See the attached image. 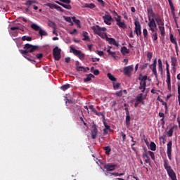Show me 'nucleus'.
I'll list each match as a JSON object with an SVG mask.
<instances>
[{
	"label": "nucleus",
	"instance_id": "a211bd4d",
	"mask_svg": "<svg viewBox=\"0 0 180 180\" xmlns=\"http://www.w3.org/2000/svg\"><path fill=\"white\" fill-rule=\"evenodd\" d=\"M131 71H133V65L127 66L124 68V74L125 75H130Z\"/></svg>",
	"mask_w": 180,
	"mask_h": 180
},
{
	"label": "nucleus",
	"instance_id": "4468645a",
	"mask_svg": "<svg viewBox=\"0 0 180 180\" xmlns=\"http://www.w3.org/2000/svg\"><path fill=\"white\" fill-rule=\"evenodd\" d=\"M103 19L105 25H112V16L110 15L106 14L105 15L103 16Z\"/></svg>",
	"mask_w": 180,
	"mask_h": 180
},
{
	"label": "nucleus",
	"instance_id": "bb28decb",
	"mask_svg": "<svg viewBox=\"0 0 180 180\" xmlns=\"http://www.w3.org/2000/svg\"><path fill=\"white\" fill-rule=\"evenodd\" d=\"M158 71L162 74V60L161 59H158Z\"/></svg>",
	"mask_w": 180,
	"mask_h": 180
},
{
	"label": "nucleus",
	"instance_id": "bf43d9fd",
	"mask_svg": "<svg viewBox=\"0 0 180 180\" xmlns=\"http://www.w3.org/2000/svg\"><path fill=\"white\" fill-rule=\"evenodd\" d=\"M159 116L160 117L165 119V115L164 114V112H159Z\"/></svg>",
	"mask_w": 180,
	"mask_h": 180
},
{
	"label": "nucleus",
	"instance_id": "6ab92c4d",
	"mask_svg": "<svg viewBox=\"0 0 180 180\" xmlns=\"http://www.w3.org/2000/svg\"><path fill=\"white\" fill-rule=\"evenodd\" d=\"M171 63H172V70H174L175 72V68L176 67V64L178 63V60H176V58L175 57H172Z\"/></svg>",
	"mask_w": 180,
	"mask_h": 180
},
{
	"label": "nucleus",
	"instance_id": "e433bc0d",
	"mask_svg": "<svg viewBox=\"0 0 180 180\" xmlns=\"http://www.w3.org/2000/svg\"><path fill=\"white\" fill-rule=\"evenodd\" d=\"M170 41H172L173 44H175L176 46L178 44L176 42V39L174 38V35H172V34L170 35Z\"/></svg>",
	"mask_w": 180,
	"mask_h": 180
},
{
	"label": "nucleus",
	"instance_id": "473e14b6",
	"mask_svg": "<svg viewBox=\"0 0 180 180\" xmlns=\"http://www.w3.org/2000/svg\"><path fill=\"white\" fill-rule=\"evenodd\" d=\"M48 25L49 27H52L53 29H57V25H56V22L53 21H49Z\"/></svg>",
	"mask_w": 180,
	"mask_h": 180
},
{
	"label": "nucleus",
	"instance_id": "0eeeda50",
	"mask_svg": "<svg viewBox=\"0 0 180 180\" xmlns=\"http://www.w3.org/2000/svg\"><path fill=\"white\" fill-rule=\"evenodd\" d=\"M53 56L56 61H60V59L61 58V49H59L58 46H56L53 49Z\"/></svg>",
	"mask_w": 180,
	"mask_h": 180
},
{
	"label": "nucleus",
	"instance_id": "20e7f679",
	"mask_svg": "<svg viewBox=\"0 0 180 180\" xmlns=\"http://www.w3.org/2000/svg\"><path fill=\"white\" fill-rule=\"evenodd\" d=\"M139 79L140 82L139 83V89H140V91L142 92V94H143V92L146 91V87L147 86V79L148 77L147 76H141V75H140V77H139Z\"/></svg>",
	"mask_w": 180,
	"mask_h": 180
},
{
	"label": "nucleus",
	"instance_id": "9d476101",
	"mask_svg": "<svg viewBox=\"0 0 180 180\" xmlns=\"http://www.w3.org/2000/svg\"><path fill=\"white\" fill-rule=\"evenodd\" d=\"M46 6H48L50 9H56L58 12H64V9L57 4L48 3L46 4Z\"/></svg>",
	"mask_w": 180,
	"mask_h": 180
},
{
	"label": "nucleus",
	"instance_id": "774afa93",
	"mask_svg": "<svg viewBox=\"0 0 180 180\" xmlns=\"http://www.w3.org/2000/svg\"><path fill=\"white\" fill-rule=\"evenodd\" d=\"M116 95H117V96H122V91H117V92L116 93Z\"/></svg>",
	"mask_w": 180,
	"mask_h": 180
},
{
	"label": "nucleus",
	"instance_id": "f257e3e1",
	"mask_svg": "<svg viewBox=\"0 0 180 180\" xmlns=\"http://www.w3.org/2000/svg\"><path fill=\"white\" fill-rule=\"evenodd\" d=\"M148 26L149 27L148 30L154 33V29H157V23L159 26V30L160 32L161 36L164 37L165 36V27H164V19L158 14L156 15L153 11V9H148Z\"/></svg>",
	"mask_w": 180,
	"mask_h": 180
},
{
	"label": "nucleus",
	"instance_id": "e2e57ef3",
	"mask_svg": "<svg viewBox=\"0 0 180 180\" xmlns=\"http://www.w3.org/2000/svg\"><path fill=\"white\" fill-rule=\"evenodd\" d=\"M145 162L146 164H150V162H151L150 158H146V160H145Z\"/></svg>",
	"mask_w": 180,
	"mask_h": 180
},
{
	"label": "nucleus",
	"instance_id": "0e129e2a",
	"mask_svg": "<svg viewBox=\"0 0 180 180\" xmlns=\"http://www.w3.org/2000/svg\"><path fill=\"white\" fill-rule=\"evenodd\" d=\"M149 158L150 157H148V155L146 153L143 154V158Z\"/></svg>",
	"mask_w": 180,
	"mask_h": 180
},
{
	"label": "nucleus",
	"instance_id": "69168bd1",
	"mask_svg": "<svg viewBox=\"0 0 180 180\" xmlns=\"http://www.w3.org/2000/svg\"><path fill=\"white\" fill-rule=\"evenodd\" d=\"M92 61H93V63H95L96 61H99V58H92Z\"/></svg>",
	"mask_w": 180,
	"mask_h": 180
},
{
	"label": "nucleus",
	"instance_id": "4c0bfd02",
	"mask_svg": "<svg viewBox=\"0 0 180 180\" xmlns=\"http://www.w3.org/2000/svg\"><path fill=\"white\" fill-rule=\"evenodd\" d=\"M11 30H21V32H25V29L23 27L20 28L19 27H11Z\"/></svg>",
	"mask_w": 180,
	"mask_h": 180
},
{
	"label": "nucleus",
	"instance_id": "2f4dec72",
	"mask_svg": "<svg viewBox=\"0 0 180 180\" xmlns=\"http://www.w3.org/2000/svg\"><path fill=\"white\" fill-rule=\"evenodd\" d=\"M150 147L152 151H155V150H157V145H155V143L154 142H150Z\"/></svg>",
	"mask_w": 180,
	"mask_h": 180
},
{
	"label": "nucleus",
	"instance_id": "4d7b16f0",
	"mask_svg": "<svg viewBox=\"0 0 180 180\" xmlns=\"http://www.w3.org/2000/svg\"><path fill=\"white\" fill-rule=\"evenodd\" d=\"M74 22L79 26V27H81V21H79V20H76Z\"/></svg>",
	"mask_w": 180,
	"mask_h": 180
},
{
	"label": "nucleus",
	"instance_id": "5701e85b",
	"mask_svg": "<svg viewBox=\"0 0 180 180\" xmlns=\"http://www.w3.org/2000/svg\"><path fill=\"white\" fill-rule=\"evenodd\" d=\"M117 26H119V27H121L122 29H126V27H127L124 20L120 21V22H117Z\"/></svg>",
	"mask_w": 180,
	"mask_h": 180
},
{
	"label": "nucleus",
	"instance_id": "b1692460",
	"mask_svg": "<svg viewBox=\"0 0 180 180\" xmlns=\"http://www.w3.org/2000/svg\"><path fill=\"white\" fill-rule=\"evenodd\" d=\"M121 53L124 56L130 53V50L127 49L126 46H122L121 49Z\"/></svg>",
	"mask_w": 180,
	"mask_h": 180
},
{
	"label": "nucleus",
	"instance_id": "9b49d317",
	"mask_svg": "<svg viewBox=\"0 0 180 180\" xmlns=\"http://www.w3.org/2000/svg\"><path fill=\"white\" fill-rule=\"evenodd\" d=\"M117 167V165H113L112 163H108L104 165V169H106L107 172H110V171H115Z\"/></svg>",
	"mask_w": 180,
	"mask_h": 180
},
{
	"label": "nucleus",
	"instance_id": "6e6552de",
	"mask_svg": "<svg viewBox=\"0 0 180 180\" xmlns=\"http://www.w3.org/2000/svg\"><path fill=\"white\" fill-rule=\"evenodd\" d=\"M71 50H72L73 54H75V56H77V57H79V58L80 60H84L85 54H84L81 51L77 50L74 47H71Z\"/></svg>",
	"mask_w": 180,
	"mask_h": 180
},
{
	"label": "nucleus",
	"instance_id": "7c9ffc66",
	"mask_svg": "<svg viewBox=\"0 0 180 180\" xmlns=\"http://www.w3.org/2000/svg\"><path fill=\"white\" fill-rule=\"evenodd\" d=\"M70 88H71V84H65L60 86L62 91H67V89H70Z\"/></svg>",
	"mask_w": 180,
	"mask_h": 180
},
{
	"label": "nucleus",
	"instance_id": "680f3d73",
	"mask_svg": "<svg viewBox=\"0 0 180 180\" xmlns=\"http://www.w3.org/2000/svg\"><path fill=\"white\" fill-rule=\"evenodd\" d=\"M97 54H98V56L102 57V56H103V51H97Z\"/></svg>",
	"mask_w": 180,
	"mask_h": 180
},
{
	"label": "nucleus",
	"instance_id": "aec40b11",
	"mask_svg": "<svg viewBox=\"0 0 180 180\" xmlns=\"http://www.w3.org/2000/svg\"><path fill=\"white\" fill-rule=\"evenodd\" d=\"M33 4H37V0H28L25 2V5L27 6L28 8H30Z\"/></svg>",
	"mask_w": 180,
	"mask_h": 180
},
{
	"label": "nucleus",
	"instance_id": "79ce46f5",
	"mask_svg": "<svg viewBox=\"0 0 180 180\" xmlns=\"http://www.w3.org/2000/svg\"><path fill=\"white\" fill-rule=\"evenodd\" d=\"M126 124L127 126H130V114H126Z\"/></svg>",
	"mask_w": 180,
	"mask_h": 180
},
{
	"label": "nucleus",
	"instance_id": "13d9d810",
	"mask_svg": "<svg viewBox=\"0 0 180 180\" xmlns=\"http://www.w3.org/2000/svg\"><path fill=\"white\" fill-rule=\"evenodd\" d=\"M121 136L122 137L123 141H126V134L122 132Z\"/></svg>",
	"mask_w": 180,
	"mask_h": 180
},
{
	"label": "nucleus",
	"instance_id": "338daca9",
	"mask_svg": "<svg viewBox=\"0 0 180 180\" xmlns=\"http://www.w3.org/2000/svg\"><path fill=\"white\" fill-rule=\"evenodd\" d=\"M65 63H70V61H71V58L70 57H68V58H65Z\"/></svg>",
	"mask_w": 180,
	"mask_h": 180
},
{
	"label": "nucleus",
	"instance_id": "f8f14e48",
	"mask_svg": "<svg viewBox=\"0 0 180 180\" xmlns=\"http://www.w3.org/2000/svg\"><path fill=\"white\" fill-rule=\"evenodd\" d=\"M171 153H172V141H169L167 143V154L169 160H172V156L171 155Z\"/></svg>",
	"mask_w": 180,
	"mask_h": 180
},
{
	"label": "nucleus",
	"instance_id": "8fccbe9b",
	"mask_svg": "<svg viewBox=\"0 0 180 180\" xmlns=\"http://www.w3.org/2000/svg\"><path fill=\"white\" fill-rule=\"evenodd\" d=\"M34 58H38L39 60H41V58H43V53H37V55L34 54Z\"/></svg>",
	"mask_w": 180,
	"mask_h": 180
},
{
	"label": "nucleus",
	"instance_id": "f03ea898",
	"mask_svg": "<svg viewBox=\"0 0 180 180\" xmlns=\"http://www.w3.org/2000/svg\"><path fill=\"white\" fill-rule=\"evenodd\" d=\"M40 49V46L37 45H32L30 44H26L24 46V50H20L21 54H22L23 57L34 64L36 60H34V51H37Z\"/></svg>",
	"mask_w": 180,
	"mask_h": 180
},
{
	"label": "nucleus",
	"instance_id": "09e8293b",
	"mask_svg": "<svg viewBox=\"0 0 180 180\" xmlns=\"http://www.w3.org/2000/svg\"><path fill=\"white\" fill-rule=\"evenodd\" d=\"M147 58H148V61H151V58H153V53H152V52H148Z\"/></svg>",
	"mask_w": 180,
	"mask_h": 180
},
{
	"label": "nucleus",
	"instance_id": "412c9836",
	"mask_svg": "<svg viewBox=\"0 0 180 180\" xmlns=\"http://www.w3.org/2000/svg\"><path fill=\"white\" fill-rule=\"evenodd\" d=\"M143 34L145 41H147L148 40V30H147V28L143 30Z\"/></svg>",
	"mask_w": 180,
	"mask_h": 180
},
{
	"label": "nucleus",
	"instance_id": "6e6d98bb",
	"mask_svg": "<svg viewBox=\"0 0 180 180\" xmlns=\"http://www.w3.org/2000/svg\"><path fill=\"white\" fill-rule=\"evenodd\" d=\"M89 108H90L91 110H92V112H94V113H95V112H96V109H95V107H94V105H89Z\"/></svg>",
	"mask_w": 180,
	"mask_h": 180
},
{
	"label": "nucleus",
	"instance_id": "58836bf2",
	"mask_svg": "<svg viewBox=\"0 0 180 180\" xmlns=\"http://www.w3.org/2000/svg\"><path fill=\"white\" fill-rule=\"evenodd\" d=\"M108 77L109 78V79H110V81L112 82H115L116 81V77H115V76H113V75L108 73L107 75Z\"/></svg>",
	"mask_w": 180,
	"mask_h": 180
},
{
	"label": "nucleus",
	"instance_id": "39448f33",
	"mask_svg": "<svg viewBox=\"0 0 180 180\" xmlns=\"http://www.w3.org/2000/svg\"><path fill=\"white\" fill-rule=\"evenodd\" d=\"M56 4H58V5H60V6H63V8H65V9H72V6L70 5L71 4V0H58L55 1Z\"/></svg>",
	"mask_w": 180,
	"mask_h": 180
},
{
	"label": "nucleus",
	"instance_id": "3c124183",
	"mask_svg": "<svg viewBox=\"0 0 180 180\" xmlns=\"http://www.w3.org/2000/svg\"><path fill=\"white\" fill-rule=\"evenodd\" d=\"M96 116H102V117H105V115L101 112H98V110H96V112H94Z\"/></svg>",
	"mask_w": 180,
	"mask_h": 180
},
{
	"label": "nucleus",
	"instance_id": "37998d69",
	"mask_svg": "<svg viewBox=\"0 0 180 180\" xmlns=\"http://www.w3.org/2000/svg\"><path fill=\"white\" fill-rule=\"evenodd\" d=\"M76 70L77 71H84V72H86V69L84 66H77Z\"/></svg>",
	"mask_w": 180,
	"mask_h": 180
},
{
	"label": "nucleus",
	"instance_id": "a18cd8bd",
	"mask_svg": "<svg viewBox=\"0 0 180 180\" xmlns=\"http://www.w3.org/2000/svg\"><path fill=\"white\" fill-rule=\"evenodd\" d=\"M172 134H174V128H171V129L167 131V136H168V137H172Z\"/></svg>",
	"mask_w": 180,
	"mask_h": 180
},
{
	"label": "nucleus",
	"instance_id": "603ef678",
	"mask_svg": "<svg viewBox=\"0 0 180 180\" xmlns=\"http://www.w3.org/2000/svg\"><path fill=\"white\" fill-rule=\"evenodd\" d=\"M119 86H120V83H113V88L114 89H119Z\"/></svg>",
	"mask_w": 180,
	"mask_h": 180
},
{
	"label": "nucleus",
	"instance_id": "4be33fe9",
	"mask_svg": "<svg viewBox=\"0 0 180 180\" xmlns=\"http://www.w3.org/2000/svg\"><path fill=\"white\" fill-rule=\"evenodd\" d=\"M152 33H153L151 34V37H152L153 41H156V40H158V33H157V32H155V28H154V32Z\"/></svg>",
	"mask_w": 180,
	"mask_h": 180
},
{
	"label": "nucleus",
	"instance_id": "c03bdc74",
	"mask_svg": "<svg viewBox=\"0 0 180 180\" xmlns=\"http://www.w3.org/2000/svg\"><path fill=\"white\" fill-rule=\"evenodd\" d=\"M107 52L108 53V54L111 56H112L114 58H116V52H113L112 51H110V49H108L107 51Z\"/></svg>",
	"mask_w": 180,
	"mask_h": 180
},
{
	"label": "nucleus",
	"instance_id": "a878e982",
	"mask_svg": "<svg viewBox=\"0 0 180 180\" xmlns=\"http://www.w3.org/2000/svg\"><path fill=\"white\" fill-rule=\"evenodd\" d=\"M82 36L84 37V38L82 39V40L84 41H89V36H88V32L84 31L82 32Z\"/></svg>",
	"mask_w": 180,
	"mask_h": 180
},
{
	"label": "nucleus",
	"instance_id": "ddd939ff",
	"mask_svg": "<svg viewBox=\"0 0 180 180\" xmlns=\"http://www.w3.org/2000/svg\"><path fill=\"white\" fill-rule=\"evenodd\" d=\"M150 68L152 70L155 78H158V75L157 74V59L154 60L153 63L150 65Z\"/></svg>",
	"mask_w": 180,
	"mask_h": 180
},
{
	"label": "nucleus",
	"instance_id": "a19ab883",
	"mask_svg": "<svg viewBox=\"0 0 180 180\" xmlns=\"http://www.w3.org/2000/svg\"><path fill=\"white\" fill-rule=\"evenodd\" d=\"M164 167L166 171H169V169H172L171 168V166L168 165V162H167V160H165Z\"/></svg>",
	"mask_w": 180,
	"mask_h": 180
},
{
	"label": "nucleus",
	"instance_id": "1a4fd4ad",
	"mask_svg": "<svg viewBox=\"0 0 180 180\" xmlns=\"http://www.w3.org/2000/svg\"><path fill=\"white\" fill-rule=\"evenodd\" d=\"M135 25V30L134 33H136V36H141V25H140V22L139 20H136L134 22Z\"/></svg>",
	"mask_w": 180,
	"mask_h": 180
},
{
	"label": "nucleus",
	"instance_id": "dca6fc26",
	"mask_svg": "<svg viewBox=\"0 0 180 180\" xmlns=\"http://www.w3.org/2000/svg\"><path fill=\"white\" fill-rule=\"evenodd\" d=\"M106 40L107 41H108L110 44H113V46H116V47H119V42H117L115 39L109 38L108 36H106Z\"/></svg>",
	"mask_w": 180,
	"mask_h": 180
},
{
	"label": "nucleus",
	"instance_id": "052dcab7",
	"mask_svg": "<svg viewBox=\"0 0 180 180\" xmlns=\"http://www.w3.org/2000/svg\"><path fill=\"white\" fill-rule=\"evenodd\" d=\"M93 73L94 74V75H99V70H94Z\"/></svg>",
	"mask_w": 180,
	"mask_h": 180
},
{
	"label": "nucleus",
	"instance_id": "72a5a7b5",
	"mask_svg": "<svg viewBox=\"0 0 180 180\" xmlns=\"http://www.w3.org/2000/svg\"><path fill=\"white\" fill-rule=\"evenodd\" d=\"M31 27L34 30H36V32L39 31V30L41 29L40 27H39V25H37V24H32Z\"/></svg>",
	"mask_w": 180,
	"mask_h": 180
},
{
	"label": "nucleus",
	"instance_id": "5fc2aeb1",
	"mask_svg": "<svg viewBox=\"0 0 180 180\" xmlns=\"http://www.w3.org/2000/svg\"><path fill=\"white\" fill-rule=\"evenodd\" d=\"M70 34H77L78 33V30L77 29H74L73 31H70Z\"/></svg>",
	"mask_w": 180,
	"mask_h": 180
},
{
	"label": "nucleus",
	"instance_id": "2eb2a0df",
	"mask_svg": "<svg viewBox=\"0 0 180 180\" xmlns=\"http://www.w3.org/2000/svg\"><path fill=\"white\" fill-rule=\"evenodd\" d=\"M92 131H91V138L95 140L96 136H98V128H96V125L94 124L92 126Z\"/></svg>",
	"mask_w": 180,
	"mask_h": 180
},
{
	"label": "nucleus",
	"instance_id": "c756f323",
	"mask_svg": "<svg viewBox=\"0 0 180 180\" xmlns=\"http://www.w3.org/2000/svg\"><path fill=\"white\" fill-rule=\"evenodd\" d=\"M84 8H90V9H94V8H96L94 4H85Z\"/></svg>",
	"mask_w": 180,
	"mask_h": 180
},
{
	"label": "nucleus",
	"instance_id": "c85d7f7f",
	"mask_svg": "<svg viewBox=\"0 0 180 180\" xmlns=\"http://www.w3.org/2000/svg\"><path fill=\"white\" fill-rule=\"evenodd\" d=\"M39 34L41 36V39H43V36H47V32L44 31V30H42L41 28L39 31Z\"/></svg>",
	"mask_w": 180,
	"mask_h": 180
},
{
	"label": "nucleus",
	"instance_id": "de8ad7c7",
	"mask_svg": "<svg viewBox=\"0 0 180 180\" xmlns=\"http://www.w3.org/2000/svg\"><path fill=\"white\" fill-rule=\"evenodd\" d=\"M111 175H113L114 176H123L124 175V173H111Z\"/></svg>",
	"mask_w": 180,
	"mask_h": 180
},
{
	"label": "nucleus",
	"instance_id": "f3484780",
	"mask_svg": "<svg viewBox=\"0 0 180 180\" xmlns=\"http://www.w3.org/2000/svg\"><path fill=\"white\" fill-rule=\"evenodd\" d=\"M167 174H168L169 178H171L172 180H177L176 174H175V172H174V170L172 169H170L167 170Z\"/></svg>",
	"mask_w": 180,
	"mask_h": 180
},
{
	"label": "nucleus",
	"instance_id": "f704fd0d",
	"mask_svg": "<svg viewBox=\"0 0 180 180\" xmlns=\"http://www.w3.org/2000/svg\"><path fill=\"white\" fill-rule=\"evenodd\" d=\"M103 150H105V154L107 155H109L110 154V151H112V149L109 146L104 147Z\"/></svg>",
	"mask_w": 180,
	"mask_h": 180
},
{
	"label": "nucleus",
	"instance_id": "c9c22d12",
	"mask_svg": "<svg viewBox=\"0 0 180 180\" xmlns=\"http://www.w3.org/2000/svg\"><path fill=\"white\" fill-rule=\"evenodd\" d=\"M32 37H28V36H23L22 37V41H32Z\"/></svg>",
	"mask_w": 180,
	"mask_h": 180
},
{
	"label": "nucleus",
	"instance_id": "ea45409f",
	"mask_svg": "<svg viewBox=\"0 0 180 180\" xmlns=\"http://www.w3.org/2000/svg\"><path fill=\"white\" fill-rule=\"evenodd\" d=\"M136 101H137V102H139L140 103H141V102H143V93H141L139 94V96H138L136 97Z\"/></svg>",
	"mask_w": 180,
	"mask_h": 180
},
{
	"label": "nucleus",
	"instance_id": "7ed1b4c3",
	"mask_svg": "<svg viewBox=\"0 0 180 180\" xmlns=\"http://www.w3.org/2000/svg\"><path fill=\"white\" fill-rule=\"evenodd\" d=\"M92 30L96 34L100 36L101 39H106V34L103 33V32H106V27H101L99 25H96L91 27Z\"/></svg>",
	"mask_w": 180,
	"mask_h": 180
},
{
	"label": "nucleus",
	"instance_id": "423d86ee",
	"mask_svg": "<svg viewBox=\"0 0 180 180\" xmlns=\"http://www.w3.org/2000/svg\"><path fill=\"white\" fill-rule=\"evenodd\" d=\"M166 71H167V88L169 91H171V74L169 73V64L168 62H166Z\"/></svg>",
	"mask_w": 180,
	"mask_h": 180
},
{
	"label": "nucleus",
	"instance_id": "49530a36",
	"mask_svg": "<svg viewBox=\"0 0 180 180\" xmlns=\"http://www.w3.org/2000/svg\"><path fill=\"white\" fill-rule=\"evenodd\" d=\"M148 153L149 154L150 157H151L152 160H155V155H154V152L148 150Z\"/></svg>",
	"mask_w": 180,
	"mask_h": 180
},
{
	"label": "nucleus",
	"instance_id": "393cba45",
	"mask_svg": "<svg viewBox=\"0 0 180 180\" xmlns=\"http://www.w3.org/2000/svg\"><path fill=\"white\" fill-rule=\"evenodd\" d=\"M92 78H95V76L92 74H89L87 75L86 78L84 79V82H89Z\"/></svg>",
	"mask_w": 180,
	"mask_h": 180
},
{
	"label": "nucleus",
	"instance_id": "cd10ccee",
	"mask_svg": "<svg viewBox=\"0 0 180 180\" xmlns=\"http://www.w3.org/2000/svg\"><path fill=\"white\" fill-rule=\"evenodd\" d=\"M114 13L115 15V20H116L117 23H119L120 22H122V16L119 15L116 11H114Z\"/></svg>",
	"mask_w": 180,
	"mask_h": 180
},
{
	"label": "nucleus",
	"instance_id": "864d4df0",
	"mask_svg": "<svg viewBox=\"0 0 180 180\" xmlns=\"http://www.w3.org/2000/svg\"><path fill=\"white\" fill-rule=\"evenodd\" d=\"M65 20L69 23H72L71 17L63 16Z\"/></svg>",
	"mask_w": 180,
	"mask_h": 180
}]
</instances>
